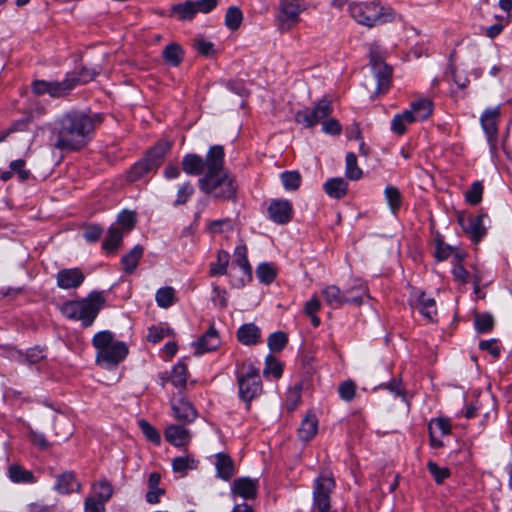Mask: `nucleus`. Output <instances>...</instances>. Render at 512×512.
<instances>
[{
    "label": "nucleus",
    "mask_w": 512,
    "mask_h": 512,
    "mask_svg": "<svg viewBox=\"0 0 512 512\" xmlns=\"http://www.w3.org/2000/svg\"><path fill=\"white\" fill-rule=\"evenodd\" d=\"M138 425L145 437L154 444H160L161 437L158 431L145 419H140Z\"/></svg>",
    "instance_id": "52"
},
{
    "label": "nucleus",
    "mask_w": 512,
    "mask_h": 512,
    "mask_svg": "<svg viewBox=\"0 0 512 512\" xmlns=\"http://www.w3.org/2000/svg\"><path fill=\"white\" fill-rule=\"evenodd\" d=\"M267 342L268 347L272 352H280L285 348L288 342V337L284 332L278 331L270 334Z\"/></svg>",
    "instance_id": "49"
},
{
    "label": "nucleus",
    "mask_w": 512,
    "mask_h": 512,
    "mask_svg": "<svg viewBox=\"0 0 512 512\" xmlns=\"http://www.w3.org/2000/svg\"><path fill=\"white\" fill-rule=\"evenodd\" d=\"M143 253L144 248L141 245H136L129 253L122 257L121 265L125 273L132 274L136 270Z\"/></svg>",
    "instance_id": "30"
},
{
    "label": "nucleus",
    "mask_w": 512,
    "mask_h": 512,
    "mask_svg": "<svg viewBox=\"0 0 512 512\" xmlns=\"http://www.w3.org/2000/svg\"><path fill=\"white\" fill-rule=\"evenodd\" d=\"M239 397L246 402L247 409L251 401L262 393V381L259 370L251 363H242L237 370Z\"/></svg>",
    "instance_id": "6"
},
{
    "label": "nucleus",
    "mask_w": 512,
    "mask_h": 512,
    "mask_svg": "<svg viewBox=\"0 0 512 512\" xmlns=\"http://www.w3.org/2000/svg\"><path fill=\"white\" fill-rule=\"evenodd\" d=\"M165 439L176 447H182L190 442V433L184 426L171 425L165 431Z\"/></svg>",
    "instance_id": "21"
},
{
    "label": "nucleus",
    "mask_w": 512,
    "mask_h": 512,
    "mask_svg": "<svg viewBox=\"0 0 512 512\" xmlns=\"http://www.w3.org/2000/svg\"><path fill=\"white\" fill-rule=\"evenodd\" d=\"M172 468L176 473H186L188 469L196 468V461L192 456L176 457L172 461Z\"/></svg>",
    "instance_id": "50"
},
{
    "label": "nucleus",
    "mask_w": 512,
    "mask_h": 512,
    "mask_svg": "<svg viewBox=\"0 0 512 512\" xmlns=\"http://www.w3.org/2000/svg\"><path fill=\"white\" fill-rule=\"evenodd\" d=\"M475 329L478 333H486L492 330L494 318L489 313H476L474 317Z\"/></svg>",
    "instance_id": "44"
},
{
    "label": "nucleus",
    "mask_w": 512,
    "mask_h": 512,
    "mask_svg": "<svg viewBox=\"0 0 512 512\" xmlns=\"http://www.w3.org/2000/svg\"><path fill=\"white\" fill-rule=\"evenodd\" d=\"M323 189L329 197L342 199L348 192V183L342 177L330 178L324 183Z\"/></svg>",
    "instance_id": "23"
},
{
    "label": "nucleus",
    "mask_w": 512,
    "mask_h": 512,
    "mask_svg": "<svg viewBox=\"0 0 512 512\" xmlns=\"http://www.w3.org/2000/svg\"><path fill=\"white\" fill-rule=\"evenodd\" d=\"M483 195V185L481 182H474L465 192V199L471 205H477L481 202Z\"/></svg>",
    "instance_id": "51"
},
{
    "label": "nucleus",
    "mask_w": 512,
    "mask_h": 512,
    "mask_svg": "<svg viewBox=\"0 0 512 512\" xmlns=\"http://www.w3.org/2000/svg\"><path fill=\"white\" fill-rule=\"evenodd\" d=\"M187 365L179 361L175 364L170 372L171 383L175 388L183 390L187 385Z\"/></svg>",
    "instance_id": "34"
},
{
    "label": "nucleus",
    "mask_w": 512,
    "mask_h": 512,
    "mask_svg": "<svg viewBox=\"0 0 512 512\" xmlns=\"http://www.w3.org/2000/svg\"><path fill=\"white\" fill-rule=\"evenodd\" d=\"M304 0H280L275 18L278 29L287 32L300 22V14L306 9Z\"/></svg>",
    "instance_id": "7"
},
{
    "label": "nucleus",
    "mask_w": 512,
    "mask_h": 512,
    "mask_svg": "<svg viewBox=\"0 0 512 512\" xmlns=\"http://www.w3.org/2000/svg\"><path fill=\"white\" fill-rule=\"evenodd\" d=\"M75 87V81L65 79L63 81L47 82L44 80H36L33 82L32 88L35 94H50L52 97H61L66 95Z\"/></svg>",
    "instance_id": "12"
},
{
    "label": "nucleus",
    "mask_w": 512,
    "mask_h": 512,
    "mask_svg": "<svg viewBox=\"0 0 512 512\" xmlns=\"http://www.w3.org/2000/svg\"><path fill=\"white\" fill-rule=\"evenodd\" d=\"M427 469L438 484H441L450 475L448 468L439 467L433 461L428 462Z\"/></svg>",
    "instance_id": "54"
},
{
    "label": "nucleus",
    "mask_w": 512,
    "mask_h": 512,
    "mask_svg": "<svg viewBox=\"0 0 512 512\" xmlns=\"http://www.w3.org/2000/svg\"><path fill=\"white\" fill-rule=\"evenodd\" d=\"M479 348L483 351L489 352L494 358H498L500 356L501 350L497 345L496 339L482 340L479 343Z\"/></svg>",
    "instance_id": "64"
},
{
    "label": "nucleus",
    "mask_w": 512,
    "mask_h": 512,
    "mask_svg": "<svg viewBox=\"0 0 512 512\" xmlns=\"http://www.w3.org/2000/svg\"><path fill=\"white\" fill-rule=\"evenodd\" d=\"M350 16L360 25L372 28L393 22L396 13L391 7L384 6L380 1L355 2L348 5Z\"/></svg>",
    "instance_id": "5"
},
{
    "label": "nucleus",
    "mask_w": 512,
    "mask_h": 512,
    "mask_svg": "<svg viewBox=\"0 0 512 512\" xmlns=\"http://www.w3.org/2000/svg\"><path fill=\"white\" fill-rule=\"evenodd\" d=\"M257 277L264 284L272 283L276 278V270L269 263H261L256 269Z\"/></svg>",
    "instance_id": "48"
},
{
    "label": "nucleus",
    "mask_w": 512,
    "mask_h": 512,
    "mask_svg": "<svg viewBox=\"0 0 512 512\" xmlns=\"http://www.w3.org/2000/svg\"><path fill=\"white\" fill-rule=\"evenodd\" d=\"M156 169L151 165L149 161L145 158L141 161L135 163L128 173V180L130 182H135L143 178L150 171H155Z\"/></svg>",
    "instance_id": "37"
},
{
    "label": "nucleus",
    "mask_w": 512,
    "mask_h": 512,
    "mask_svg": "<svg viewBox=\"0 0 512 512\" xmlns=\"http://www.w3.org/2000/svg\"><path fill=\"white\" fill-rule=\"evenodd\" d=\"M118 223L123 227V229L130 231L134 228L136 223V216L131 211H123L118 215Z\"/></svg>",
    "instance_id": "58"
},
{
    "label": "nucleus",
    "mask_w": 512,
    "mask_h": 512,
    "mask_svg": "<svg viewBox=\"0 0 512 512\" xmlns=\"http://www.w3.org/2000/svg\"><path fill=\"white\" fill-rule=\"evenodd\" d=\"M224 148L221 145L210 147L206 155L207 171L198 181L205 194L220 200H235L238 185L233 175L224 169Z\"/></svg>",
    "instance_id": "1"
},
{
    "label": "nucleus",
    "mask_w": 512,
    "mask_h": 512,
    "mask_svg": "<svg viewBox=\"0 0 512 512\" xmlns=\"http://www.w3.org/2000/svg\"><path fill=\"white\" fill-rule=\"evenodd\" d=\"M500 116L499 107L486 109L481 116V125L487 135L488 143L492 150L496 149L497 144V123Z\"/></svg>",
    "instance_id": "13"
},
{
    "label": "nucleus",
    "mask_w": 512,
    "mask_h": 512,
    "mask_svg": "<svg viewBox=\"0 0 512 512\" xmlns=\"http://www.w3.org/2000/svg\"><path fill=\"white\" fill-rule=\"evenodd\" d=\"M384 194L391 211L396 213L402 203V196L399 189L395 186H387Z\"/></svg>",
    "instance_id": "45"
},
{
    "label": "nucleus",
    "mask_w": 512,
    "mask_h": 512,
    "mask_svg": "<svg viewBox=\"0 0 512 512\" xmlns=\"http://www.w3.org/2000/svg\"><path fill=\"white\" fill-rule=\"evenodd\" d=\"M413 122L410 112L406 110L394 116L391 123V130L398 135H403L406 132L407 125Z\"/></svg>",
    "instance_id": "39"
},
{
    "label": "nucleus",
    "mask_w": 512,
    "mask_h": 512,
    "mask_svg": "<svg viewBox=\"0 0 512 512\" xmlns=\"http://www.w3.org/2000/svg\"><path fill=\"white\" fill-rule=\"evenodd\" d=\"M335 487V481L329 476H319L315 480L313 490V504L319 512H328L330 509V493Z\"/></svg>",
    "instance_id": "10"
},
{
    "label": "nucleus",
    "mask_w": 512,
    "mask_h": 512,
    "mask_svg": "<svg viewBox=\"0 0 512 512\" xmlns=\"http://www.w3.org/2000/svg\"><path fill=\"white\" fill-rule=\"evenodd\" d=\"M418 309L424 317L430 320L437 312L435 300L427 297L425 293H421L418 298Z\"/></svg>",
    "instance_id": "42"
},
{
    "label": "nucleus",
    "mask_w": 512,
    "mask_h": 512,
    "mask_svg": "<svg viewBox=\"0 0 512 512\" xmlns=\"http://www.w3.org/2000/svg\"><path fill=\"white\" fill-rule=\"evenodd\" d=\"M452 251H453V248L450 245L444 243L440 239L436 240L435 257L439 261L446 260L452 254Z\"/></svg>",
    "instance_id": "63"
},
{
    "label": "nucleus",
    "mask_w": 512,
    "mask_h": 512,
    "mask_svg": "<svg viewBox=\"0 0 512 512\" xmlns=\"http://www.w3.org/2000/svg\"><path fill=\"white\" fill-rule=\"evenodd\" d=\"M260 335V329L253 323L244 324L237 331V339L244 345H255Z\"/></svg>",
    "instance_id": "26"
},
{
    "label": "nucleus",
    "mask_w": 512,
    "mask_h": 512,
    "mask_svg": "<svg viewBox=\"0 0 512 512\" xmlns=\"http://www.w3.org/2000/svg\"><path fill=\"white\" fill-rule=\"evenodd\" d=\"M105 302L102 291H92L81 300L64 303L61 312L65 317L71 320H79L82 326L89 327L93 324Z\"/></svg>",
    "instance_id": "4"
},
{
    "label": "nucleus",
    "mask_w": 512,
    "mask_h": 512,
    "mask_svg": "<svg viewBox=\"0 0 512 512\" xmlns=\"http://www.w3.org/2000/svg\"><path fill=\"white\" fill-rule=\"evenodd\" d=\"M281 181L286 190L295 191L301 184V175L298 171H285L281 174Z\"/></svg>",
    "instance_id": "47"
},
{
    "label": "nucleus",
    "mask_w": 512,
    "mask_h": 512,
    "mask_svg": "<svg viewBox=\"0 0 512 512\" xmlns=\"http://www.w3.org/2000/svg\"><path fill=\"white\" fill-rule=\"evenodd\" d=\"M325 302L333 308H339L343 304H361V295H351L350 290H341L336 285H329L322 290Z\"/></svg>",
    "instance_id": "11"
},
{
    "label": "nucleus",
    "mask_w": 512,
    "mask_h": 512,
    "mask_svg": "<svg viewBox=\"0 0 512 512\" xmlns=\"http://www.w3.org/2000/svg\"><path fill=\"white\" fill-rule=\"evenodd\" d=\"M113 494V488L107 481H101L98 484V490L96 492V498L104 503L107 502Z\"/></svg>",
    "instance_id": "60"
},
{
    "label": "nucleus",
    "mask_w": 512,
    "mask_h": 512,
    "mask_svg": "<svg viewBox=\"0 0 512 512\" xmlns=\"http://www.w3.org/2000/svg\"><path fill=\"white\" fill-rule=\"evenodd\" d=\"M233 264L241 268L244 275L249 279L252 277V267L247 257V247L244 244L238 245L234 250Z\"/></svg>",
    "instance_id": "35"
},
{
    "label": "nucleus",
    "mask_w": 512,
    "mask_h": 512,
    "mask_svg": "<svg viewBox=\"0 0 512 512\" xmlns=\"http://www.w3.org/2000/svg\"><path fill=\"white\" fill-rule=\"evenodd\" d=\"M369 54L370 64L377 79V93L383 94L390 87L392 68L385 63L377 45H371Z\"/></svg>",
    "instance_id": "8"
},
{
    "label": "nucleus",
    "mask_w": 512,
    "mask_h": 512,
    "mask_svg": "<svg viewBox=\"0 0 512 512\" xmlns=\"http://www.w3.org/2000/svg\"><path fill=\"white\" fill-rule=\"evenodd\" d=\"M25 161L22 159L14 160L10 163V169L17 173L21 181H26L30 177V172L25 168Z\"/></svg>",
    "instance_id": "62"
},
{
    "label": "nucleus",
    "mask_w": 512,
    "mask_h": 512,
    "mask_svg": "<svg viewBox=\"0 0 512 512\" xmlns=\"http://www.w3.org/2000/svg\"><path fill=\"white\" fill-rule=\"evenodd\" d=\"M269 218L280 225L287 224L293 216V207L290 201L285 199L272 200L268 206Z\"/></svg>",
    "instance_id": "14"
},
{
    "label": "nucleus",
    "mask_w": 512,
    "mask_h": 512,
    "mask_svg": "<svg viewBox=\"0 0 512 512\" xmlns=\"http://www.w3.org/2000/svg\"><path fill=\"white\" fill-rule=\"evenodd\" d=\"M172 410L176 419L183 423H191L197 417L196 409L183 397H181L177 402L172 400Z\"/></svg>",
    "instance_id": "20"
},
{
    "label": "nucleus",
    "mask_w": 512,
    "mask_h": 512,
    "mask_svg": "<svg viewBox=\"0 0 512 512\" xmlns=\"http://www.w3.org/2000/svg\"><path fill=\"white\" fill-rule=\"evenodd\" d=\"M96 349V364L103 369L116 368L128 355L129 349L123 341H115L110 331H100L92 339Z\"/></svg>",
    "instance_id": "3"
},
{
    "label": "nucleus",
    "mask_w": 512,
    "mask_h": 512,
    "mask_svg": "<svg viewBox=\"0 0 512 512\" xmlns=\"http://www.w3.org/2000/svg\"><path fill=\"white\" fill-rule=\"evenodd\" d=\"M259 480L249 477L237 478L232 483V493L246 500L254 499L257 496Z\"/></svg>",
    "instance_id": "16"
},
{
    "label": "nucleus",
    "mask_w": 512,
    "mask_h": 512,
    "mask_svg": "<svg viewBox=\"0 0 512 512\" xmlns=\"http://www.w3.org/2000/svg\"><path fill=\"white\" fill-rule=\"evenodd\" d=\"M171 144L167 141H160L154 147H152L145 157L151 165L157 169L162 162L164 156L170 151Z\"/></svg>",
    "instance_id": "31"
},
{
    "label": "nucleus",
    "mask_w": 512,
    "mask_h": 512,
    "mask_svg": "<svg viewBox=\"0 0 512 512\" xmlns=\"http://www.w3.org/2000/svg\"><path fill=\"white\" fill-rule=\"evenodd\" d=\"M8 476L14 483H34V474L19 464H13L8 468Z\"/></svg>",
    "instance_id": "33"
},
{
    "label": "nucleus",
    "mask_w": 512,
    "mask_h": 512,
    "mask_svg": "<svg viewBox=\"0 0 512 512\" xmlns=\"http://www.w3.org/2000/svg\"><path fill=\"white\" fill-rule=\"evenodd\" d=\"M332 112L331 101L324 98L318 101L311 111L308 109L298 111L295 114V121L306 128H311L327 118Z\"/></svg>",
    "instance_id": "9"
},
{
    "label": "nucleus",
    "mask_w": 512,
    "mask_h": 512,
    "mask_svg": "<svg viewBox=\"0 0 512 512\" xmlns=\"http://www.w3.org/2000/svg\"><path fill=\"white\" fill-rule=\"evenodd\" d=\"M217 475L223 480H230L234 475V463L231 457L226 453L216 454Z\"/></svg>",
    "instance_id": "29"
},
{
    "label": "nucleus",
    "mask_w": 512,
    "mask_h": 512,
    "mask_svg": "<svg viewBox=\"0 0 512 512\" xmlns=\"http://www.w3.org/2000/svg\"><path fill=\"white\" fill-rule=\"evenodd\" d=\"M338 393L344 401H351L356 393V385L353 381H344L338 387Z\"/></svg>",
    "instance_id": "55"
},
{
    "label": "nucleus",
    "mask_w": 512,
    "mask_h": 512,
    "mask_svg": "<svg viewBox=\"0 0 512 512\" xmlns=\"http://www.w3.org/2000/svg\"><path fill=\"white\" fill-rule=\"evenodd\" d=\"M410 112L413 121H423L426 120L433 111L432 102L428 99H421L411 103L410 109L407 110Z\"/></svg>",
    "instance_id": "27"
},
{
    "label": "nucleus",
    "mask_w": 512,
    "mask_h": 512,
    "mask_svg": "<svg viewBox=\"0 0 512 512\" xmlns=\"http://www.w3.org/2000/svg\"><path fill=\"white\" fill-rule=\"evenodd\" d=\"M458 222L464 232L468 234L474 242H479L485 234L483 226V215L478 216H460Z\"/></svg>",
    "instance_id": "15"
},
{
    "label": "nucleus",
    "mask_w": 512,
    "mask_h": 512,
    "mask_svg": "<svg viewBox=\"0 0 512 512\" xmlns=\"http://www.w3.org/2000/svg\"><path fill=\"white\" fill-rule=\"evenodd\" d=\"M31 121V116H25L22 119L15 121L3 135L0 137V141H3L10 133L16 131H23L27 128Z\"/></svg>",
    "instance_id": "61"
},
{
    "label": "nucleus",
    "mask_w": 512,
    "mask_h": 512,
    "mask_svg": "<svg viewBox=\"0 0 512 512\" xmlns=\"http://www.w3.org/2000/svg\"><path fill=\"white\" fill-rule=\"evenodd\" d=\"M345 175L348 179L354 181L359 180L363 175L361 168L358 167L357 157L353 152L346 155Z\"/></svg>",
    "instance_id": "41"
},
{
    "label": "nucleus",
    "mask_w": 512,
    "mask_h": 512,
    "mask_svg": "<svg viewBox=\"0 0 512 512\" xmlns=\"http://www.w3.org/2000/svg\"><path fill=\"white\" fill-rule=\"evenodd\" d=\"M80 483L76 481L75 474L71 471L64 472L57 477L55 490L60 494H68L80 490Z\"/></svg>",
    "instance_id": "24"
},
{
    "label": "nucleus",
    "mask_w": 512,
    "mask_h": 512,
    "mask_svg": "<svg viewBox=\"0 0 512 512\" xmlns=\"http://www.w3.org/2000/svg\"><path fill=\"white\" fill-rule=\"evenodd\" d=\"M283 372L282 364L271 354L266 356L264 376L272 375L274 378H280Z\"/></svg>",
    "instance_id": "46"
},
{
    "label": "nucleus",
    "mask_w": 512,
    "mask_h": 512,
    "mask_svg": "<svg viewBox=\"0 0 512 512\" xmlns=\"http://www.w3.org/2000/svg\"><path fill=\"white\" fill-rule=\"evenodd\" d=\"M197 13L198 10L194 1L187 0L182 3L172 5L169 16L172 17L173 15H176L180 21H190Z\"/></svg>",
    "instance_id": "25"
},
{
    "label": "nucleus",
    "mask_w": 512,
    "mask_h": 512,
    "mask_svg": "<svg viewBox=\"0 0 512 512\" xmlns=\"http://www.w3.org/2000/svg\"><path fill=\"white\" fill-rule=\"evenodd\" d=\"M123 239V233L119 227L111 226L108 230V237L103 242V248L109 252L115 251Z\"/></svg>",
    "instance_id": "40"
},
{
    "label": "nucleus",
    "mask_w": 512,
    "mask_h": 512,
    "mask_svg": "<svg viewBox=\"0 0 512 512\" xmlns=\"http://www.w3.org/2000/svg\"><path fill=\"white\" fill-rule=\"evenodd\" d=\"M193 345L195 347L196 355L216 350L220 345V338L214 326L211 325L209 329L198 339V341L193 343Z\"/></svg>",
    "instance_id": "18"
},
{
    "label": "nucleus",
    "mask_w": 512,
    "mask_h": 512,
    "mask_svg": "<svg viewBox=\"0 0 512 512\" xmlns=\"http://www.w3.org/2000/svg\"><path fill=\"white\" fill-rule=\"evenodd\" d=\"M84 279L83 272L78 268L62 269L57 274V285L62 289L77 288Z\"/></svg>",
    "instance_id": "17"
},
{
    "label": "nucleus",
    "mask_w": 512,
    "mask_h": 512,
    "mask_svg": "<svg viewBox=\"0 0 512 512\" xmlns=\"http://www.w3.org/2000/svg\"><path fill=\"white\" fill-rule=\"evenodd\" d=\"M209 230L211 233H222L224 231H231L233 230V224L231 219L229 218L214 220L209 224Z\"/></svg>",
    "instance_id": "56"
},
{
    "label": "nucleus",
    "mask_w": 512,
    "mask_h": 512,
    "mask_svg": "<svg viewBox=\"0 0 512 512\" xmlns=\"http://www.w3.org/2000/svg\"><path fill=\"white\" fill-rule=\"evenodd\" d=\"M182 169L188 175H201L207 170L206 159L197 154H186L182 160Z\"/></svg>",
    "instance_id": "22"
},
{
    "label": "nucleus",
    "mask_w": 512,
    "mask_h": 512,
    "mask_svg": "<svg viewBox=\"0 0 512 512\" xmlns=\"http://www.w3.org/2000/svg\"><path fill=\"white\" fill-rule=\"evenodd\" d=\"M96 121H100L97 115L90 116L78 111L64 114L57 122L53 146L62 151L82 149L90 141Z\"/></svg>",
    "instance_id": "2"
},
{
    "label": "nucleus",
    "mask_w": 512,
    "mask_h": 512,
    "mask_svg": "<svg viewBox=\"0 0 512 512\" xmlns=\"http://www.w3.org/2000/svg\"><path fill=\"white\" fill-rule=\"evenodd\" d=\"M318 419L314 414H307L298 428V436L302 441H310L317 433Z\"/></svg>",
    "instance_id": "28"
},
{
    "label": "nucleus",
    "mask_w": 512,
    "mask_h": 512,
    "mask_svg": "<svg viewBox=\"0 0 512 512\" xmlns=\"http://www.w3.org/2000/svg\"><path fill=\"white\" fill-rule=\"evenodd\" d=\"M105 59V54L99 55L96 63H93L90 67H88V65L83 66L79 71L78 76L67 77L66 79L75 81V86L77 84H85L92 81L103 70V63Z\"/></svg>",
    "instance_id": "19"
},
{
    "label": "nucleus",
    "mask_w": 512,
    "mask_h": 512,
    "mask_svg": "<svg viewBox=\"0 0 512 512\" xmlns=\"http://www.w3.org/2000/svg\"><path fill=\"white\" fill-rule=\"evenodd\" d=\"M428 429L435 432L438 430L440 435L443 436L450 433L451 426L448 420L444 418H436L430 421Z\"/></svg>",
    "instance_id": "57"
},
{
    "label": "nucleus",
    "mask_w": 512,
    "mask_h": 512,
    "mask_svg": "<svg viewBox=\"0 0 512 512\" xmlns=\"http://www.w3.org/2000/svg\"><path fill=\"white\" fill-rule=\"evenodd\" d=\"M193 193H194V187L192 186V184L190 182L184 183L178 189L177 198L173 203L174 206H180V205L186 204L188 202V200L190 199V197L193 195Z\"/></svg>",
    "instance_id": "53"
},
{
    "label": "nucleus",
    "mask_w": 512,
    "mask_h": 512,
    "mask_svg": "<svg viewBox=\"0 0 512 512\" xmlns=\"http://www.w3.org/2000/svg\"><path fill=\"white\" fill-rule=\"evenodd\" d=\"M230 255L224 250L217 253V261L210 264V276H222L227 274V267L229 264Z\"/></svg>",
    "instance_id": "36"
},
{
    "label": "nucleus",
    "mask_w": 512,
    "mask_h": 512,
    "mask_svg": "<svg viewBox=\"0 0 512 512\" xmlns=\"http://www.w3.org/2000/svg\"><path fill=\"white\" fill-rule=\"evenodd\" d=\"M243 21V13L237 6H230L225 14V25L231 31H236Z\"/></svg>",
    "instance_id": "38"
},
{
    "label": "nucleus",
    "mask_w": 512,
    "mask_h": 512,
    "mask_svg": "<svg viewBox=\"0 0 512 512\" xmlns=\"http://www.w3.org/2000/svg\"><path fill=\"white\" fill-rule=\"evenodd\" d=\"M84 510L85 512H105V503L95 496H90L85 499Z\"/></svg>",
    "instance_id": "59"
},
{
    "label": "nucleus",
    "mask_w": 512,
    "mask_h": 512,
    "mask_svg": "<svg viewBox=\"0 0 512 512\" xmlns=\"http://www.w3.org/2000/svg\"><path fill=\"white\" fill-rule=\"evenodd\" d=\"M162 57L166 64L177 67L184 58V51L177 43H170L162 51Z\"/></svg>",
    "instance_id": "32"
},
{
    "label": "nucleus",
    "mask_w": 512,
    "mask_h": 512,
    "mask_svg": "<svg viewBox=\"0 0 512 512\" xmlns=\"http://www.w3.org/2000/svg\"><path fill=\"white\" fill-rule=\"evenodd\" d=\"M156 302L161 308H168L175 302V290L170 287H162L156 292Z\"/></svg>",
    "instance_id": "43"
}]
</instances>
